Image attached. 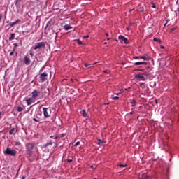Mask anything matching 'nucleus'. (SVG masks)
<instances>
[{
  "label": "nucleus",
  "mask_w": 179,
  "mask_h": 179,
  "mask_svg": "<svg viewBox=\"0 0 179 179\" xmlns=\"http://www.w3.org/2000/svg\"><path fill=\"white\" fill-rule=\"evenodd\" d=\"M31 94L32 99H34L35 100H41V99H43V94H41V92L37 90H34Z\"/></svg>",
  "instance_id": "f257e3e1"
},
{
  "label": "nucleus",
  "mask_w": 179,
  "mask_h": 179,
  "mask_svg": "<svg viewBox=\"0 0 179 179\" xmlns=\"http://www.w3.org/2000/svg\"><path fill=\"white\" fill-rule=\"evenodd\" d=\"M45 48V43L44 42H38L36 43L33 48L34 50H41V48Z\"/></svg>",
  "instance_id": "f03ea898"
},
{
  "label": "nucleus",
  "mask_w": 179,
  "mask_h": 179,
  "mask_svg": "<svg viewBox=\"0 0 179 179\" xmlns=\"http://www.w3.org/2000/svg\"><path fill=\"white\" fill-rule=\"evenodd\" d=\"M4 155H8L9 156H16V150H11L10 148H7L4 151Z\"/></svg>",
  "instance_id": "7ed1b4c3"
},
{
  "label": "nucleus",
  "mask_w": 179,
  "mask_h": 179,
  "mask_svg": "<svg viewBox=\"0 0 179 179\" xmlns=\"http://www.w3.org/2000/svg\"><path fill=\"white\" fill-rule=\"evenodd\" d=\"M34 146H36V143H29L26 144V149L29 153H31L33 149H34Z\"/></svg>",
  "instance_id": "20e7f679"
},
{
  "label": "nucleus",
  "mask_w": 179,
  "mask_h": 179,
  "mask_svg": "<svg viewBox=\"0 0 179 179\" xmlns=\"http://www.w3.org/2000/svg\"><path fill=\"white\" fill-rule=\"evenodd\" d=\"M48 76V74L45 72L41 73L40 76L39 82H41V83H43V82H45V80H47Z\"/></svg>",
  "instance_id": "39448f33"
},
{
  "label": "nucleus",
  "mask_w": 179,
  "mask_h": 179,
  "mask_svg": "<svg viewBox=\"0 0 179 179\" xmlns=\"http://www.w3.org/2000/svg\"><path fill=\"white\" fill-rule=\"evenodd\" d=\"M23 62L25 65H29L31 64V59H30V57H29V55H26L24 56Z\"/></svg>",
  "instance_id": "423d86ee"
},
{
  "label": "nucleus",
  "mask_w": 179,
  "mask_h": 179,
  "mask_svg": "<svg viewBox=\"0 0 179 179\" xmlns=\"http://www.w3.org/2000/svg\"><path fill=\"white\" fill-rule=\"evenodd\" d=\"M134 78L135 79H137V80H139V81L143 80V82H145L146 80V78H145V76H142V74H140V73L136 74L134 76Z\"/></svg>",
  "instance_id": "0eeeda50"
},
{
  "label": "nucleus",
  "mask_w": 179,
  "mask_h": 179,
  "mask_svg": "<svg viewBox=\"0 0 179 179\" xmlns=\"http://www.w3.org/2000/svg\"><path fill=\"white\" fill-rule=\"evenodd\" d=\"M43 115L45 118H50V113H48V108H43Z\"/></svg>",
  "instance_id": "6e6552de"
},
{
  "label": "nucleus",
  "mask_w": 179,
  "mask_h": 179,
  "mask_svg": "<svg viewBox=\"0 0 179 179\" xmlns=\"http://www.w3.org/2000/svg\"><path fill=\"white\" fill-rule=\"evenodd\" d=\"M119 40H121L122 41H124L125 43V44H128V43H129V41H128V39L127 38H125V36H119L118 37Z\"/></svg>",
  "instance_id": "1a4fd4ad"
},
{
  "label": "nucleus",
  "mask_w": 179,
  "mask_h": 179,
  "mask_svg": "<svg viewBox=\"0 0 179 179\" xmlns=\"http://www.w3.org/2000/svg\"><path fill=\"white\" fill-rule=\"evenodd\" d=\"M34 99L31 96V98H29L28 99L26 100L27 106H31L33 103H34Z\"/></svg>",
  "instance_id": "9d476101"
},
{
  "label": "nucleus",
  "mask_w": 179,
  "mask_h": 179,
  "mask_svg": "<svg viewBox=\"0 0 179 179\" xmlns=\"http://www.w3.org/2000/svg\"><path fill=\"white\" fill-rule=\"evenodd\" d=\"M80 114L84 117V118H86V120H89V115L86 112V110H83L80 111Z\"/></svg>",
  "instance_id": "9b49d317"
},
{
  "label": "nucleus",
  "mask_w": 179,
  "mask_h": 179,
  "mask_svg": "<svg viewBox=\"0 0 179 179\" xmlns=\"http://www.w3.org/2000/svg\"><path fill=\"white\" fill-rule=\"evenodd\" d=\"M138 179H149V176L146 173H140Z\"/></svg>",
  "instance_id": "f8f14e48"
},
{
  "label": "nucleus",
  "mask_w": 179,
  "mask_h": 179,
  "mask_svg": "<svg viewBox=\"0 0 179 179\" xmlns=\"http://www.w3.org/2000/svg\"><path fill=\"white\" fill-rule=\"evenodd\" d=\"M141 59H143L144 61H149L150 59V57L148 56V55H145L144 56H140Z\"/></svg>",
  "instance_id": "ddd939ff"
},
{
  "label": "nucleus",
  "mask_w": 179,
  "mask_h": 179,
  "mask_svg": "<svg viewBox=\"0 0 179 179\" xmlns=\"http://www.w3.org/2000/svg\"><path fill=\"white\" fill-rule=\"evenodd\" d=\"M21 20L17 19L15 22H11L8 24V26H10V27H13L15 24H17V23H20Z\"/></svg>",
  "instance_id": "4468645a"
},
{
  "label": "nucleus",
  "mask_w": 179,
  "mask_h": 179,
  "mask_svg": "<svg viewBox=\"0 0 179 179\" xmlns=\"http://www.w3.org/2000/svg\"><path fill=\"white\" fill-rule=\"evenodd\" d=\"M134 65L139 66V65H148V62H136L134 63Z\"/></svg>",
  "instance_id": "2eb2a0df"
},
{
  "label": "nucleus",
  "mask_w": 179,
  "mask_h": 179,
  "mask_svg": "<svg viewBox=\"0 0 179 179\" xmlns=\"http://www.w3.org/2000/svg\"><path fill=\"white\" fill-rule=\"evenodd\" d=\"M63 27H64V29L66 31L71 30V29H72V27L69 24H66Z\"/></svg>",
  "instance_id": "dca6fc26"
},
{
  "label": "nucleus",
  "mask_w": 179,
  "mask_h": 179,
  "mask_svg": "<svg viewBox=\"0 0 179 179\" xmlns=\"http://www.w3.org/2000/svg\"><path fill=\"white\" fill-rule=\"evenodd\" d=\"M130 103L131 104V107H135L136 106V101L134 99H130Z\"/></svg>",
  "instance_id": "f3484780"
},
{
  "label": "nucleus",
  "mask_w": 179,
  "mask_h": 179,
  "mask_svg": "<svg viewBox=\"0 0 179 179\" xmlns=\"http://www.w3.org/2000/svg\"><path fill=\"white\" fill-rule=\"evenodd\" d=\"M23 110H24V107L18 106L17 108V111H18V113H22V111H23Z\"/></svg>",
  "instance_id": "a211bd4d"
},
{
  "label": "nucleus",
  "mask_w": 179,
  "mask_h": 179,
  "mask_svg": "<svg viewBox=\"0 0 179 179\" xmlns=\"http://www.w3.org/2000/svg\"><path fill=\"white\" fill-rule=\"evenodd\" d=\"M48 146H52V141H50L44 145V148H48Z\"/></svg>",
  "instance_id": "6ab92c4d"
},
{
  "label": "nucleus",
  "mask_w": 179,
  "mask_h": 179,
  "mask_svg": "<svg viewBox=\"0 0 179 179\" xmlns=\"http://www.w3.org/2000/svg\"><path fill=\"white\" fill-rule=\"evenodd\" d=\"M15 34H11L10 37L9 38V41H12V40H15Z\"/></svg>",
  "instance_id": "aec40b11"
},
{
  "label": "nucleus",
  "mask_w": 179,
  "mask_h": 179,
  "mask_svg": "<svg viewBox=\"0 0 179 179\" xmlns=\"http://www.w3.org/2000/svg\"><path fill=\"white\" fill-rule=\"evenodd\" d=\"M15 130H16V129H15V128L11 129L9 131L10 135H13V134H15Z\"/></svg>",
  "instance_id": "412c9836"
},
{
  "label": "nucleus",
  "mask_w": 179,
  "mask_h": 179,
  "mask_svg": "<svg viewBox=\"0 0 179 179\" xmlns=\"http://www.w3.org/2000/svg\"><path fill=\"white\" fill-rule=\"evenodd\" d=\"M96 143L97 145H103V143H104V141H101V139H99Z\"/></svg>",
  "instance_id": "4be33fe9"
},
{
  "label": "nucleus",
  "mask_w": 179,
  "mask_h": 179,
  "mask_svg": "<svg viewBox=\"0 0 179 179\" xmlns=\"http://www.w3.org/2000/svg\"><path fill=\"white\" fill-rule=\"evenodd\" d=\"M154 41L159 43V44H160V43H162V41L160 39H157V38H154Z\"/></svg>",
  "instance_id": "5701e85b"
},
{
  "label": "nucleus",
  "mask_w": 179,
  "mask_h": 179,
  "mask_svg": "<svg viewBox=\"0 0 179 179\" xmlns=\"http://www.w3.org/2000/svg\"><path fill=\"white\" fill-rule=\"evenodd\" d=\"M111 98L113 99V100H118V99H120V97L118 96H114V95L111 96Z\"/></svg>",
  "instance_id": "b1692460"
},
{
  "label": "nucleus",
  "mask_w": 179,
  "mask_h": 179,
  "mask_svg": "<svg viewBox=\"0 0 179 179\" xmlns=\"http://www.w3.org/2000/svg\"><path fill=\"white\" fill-rule=\"evenodd\" d=\"M119 167H127V164H119Z\"/></svg>",
  "instance_id": "393cba45"
},
{
  "label": "nucleus",
  "mask_w": 179,
  "mask_h": 179,
  "mask_svg": "<svg viewBox=\"0 0 179 179\" xmlns=\"http://www.w3.org/2000/svg\"><path fill=\"white\" fill-rule=\"evenodd\" d=\"M110 70H105V71H103V73H107V74H108V73H110Z\"/></svg>",
  "instance_id": "a878e982"
},
{
  "label": "nucleus",
  "mask_w": 179,
  "mask_h": 179,
  "mask_svg": "<svg viewBox=\"0 0 179 179\" xmlns=\"http://www.w3.org/2000/svg\"><path fill=\"white\" fill-rule=\"evenodd\" d=\"M79 145H80V141H78L76 143V144L74 145V146H79Z\"/></svg>",
  "instance_id": "bb28decb"
},
{
  "label": "nucleus",
  "mask_w": 179,
  "mask_h": 179,
  "mask_svg": "<svg viewBox=\"0 0 179 179\" xmlns=\"http://www.w3.org/2000/svg\"><path fill=\"white\" fill-rule=\"evenodd\" d=\"M67 162H68V163H72V162H73V159H67Z\"/></svg>",
  "instance_id": "cd10ccee"
},
{
  "label": "nucleus",
  "mask_w": 179,
  "mask_h": 179,
  "mask_svg": "<svg viewBox=\"0 0 179 179\" xmlns=\"http://www.w3.org/2000/svg\"><path fill=\"white\" fill-rule=\"evenodd\" d=\"M78 44H79V45H82V44H83V42H82L81 41L78 40Z\"/></svg>",
  "instance_id": "c85d7f7f"
},
{
  "label": "nucleus",
  "mask_w": 179,
  "mask_h": 179,
  "mask_svg": "<svg viewBox=\"0 0 179 179\" xmlns=\"http://www.w3.org/2000/svg\"><path fill=\"white\" fill-rule=\"evenodd\" d=\"M92 64L86 63V64H85V68H87L88 66H92Z\"/></svg>",
  "instance_id": "c756f323"
},
{
  "label": "nucleus",
  "mask_w": 179,
  "mask_h": 179,
  "mask_svg": "<svg viewBox=\"0 0 179 179\" xmlns=\"http://www.w3.org/2000/svg\"><path fill=\"white\" fill-rule=\"evenodd\" d=\"M143 75L144 76H149V73H148V72H144V73H143Z\"/></svg>",
  "instance_id": "7c9ffc66"
},
{
  "label": "nucleus",
  "mask_w": 179,
  "mask_h": 179,
  "mask_svg": "<svg viewBox=\"0 0 179 179\" xmlns=\"http://www.w3.org/2000/svg\"><path fill=\"white\" fill-rule=\"evenodd\" d=\"M33 120H34V121L35 122H40V120H37V119H36V118H34Z\"/></svg>",
  "instance_id": "2f4dec72"
},
{
  "label": "nucleus",
  "mask_w": 179,
  "mask_h": 179,
  "mask_svg": "<svg viewBox=\"0 0 179 179\" xmlns=\"http://www.w3.org/2000/svg\"><path fill=\"white\" fill-rule=\"evenodd\" d=\"M13 45L15 48H17V47H19V45H17V43H14Z\"/></svg>",
  "instance_id": "473e14b6"
},
{
  "label": "nucleus",
  "mask_w": 179,
  "mask_h": 179,
  "mask_svg": "<svg viewBox=\"0 0 179 179\" xmlns=\"http://www.w3.org/2000/svg\"><path fill=\"white\" fill-rule=\"evenodd\" d=\"M141 59V56H136L134 57V59Z\"/></svg>",
  "instance_id": "72a5a7b5"
},
{
  "label": "nucleus",
  "mask_w": 179,
  "mask_h": 179,
  "mask_svg": "<svg viewBox=\"0 0 179 179\" xmlns=\"http://www.w3.org/2000/svg\"><path fill=\"white\" fill-rule=\"evenodd\" d=\"M137 71H140L141 72H145V69H137Z\"/></svg>",
  "instance_id": "f704fd0d"
},
{
  "label": "nucleus",
  "mask_w": 179,
  "mask_h": 179,
  "mask_svg": "<svg viewBox=\"0 0 179 179\" xmlns=\"http://www.w3.org/2000/svg\"><path fill=\"white\" fill-rule=\"evenodd\" d=\"M75 80H76V82H78V79H75V80H73V79H72V78L71 79V82H73H73H75Z\"/></svg>",
  "instance_id": "c9c22d12"
},
{
  "label": "nucleus",
  "mask_w": 179,
  "mask_h": 179,
  "mask_svg": "<svg viewBox=\"0 0 179 179\" xmlns=\"http://www.w3.org/2000/svg\"><path fill=\"white\" fill-rule=\"evenodd\" d=\"M174 30H176V28L171 29V33H173V31H174Z\"/></svg>",
  "instance_id": "e433bc0d"
},
{
  "label": "nucleus",
  "mask_w": 179,
  "mask_h": 179,
  "mask_svg": "<svg viewBox=\"0 0 179 179\" xmlns=\"http://www.w3.org/2000/svg\"><path fill=\"white\" fill-rule=\"evenodd\" d=\"M14 54H15V52L13 51V52H11L10 53V55H14Z\"/></svg>",
  "instance_id": "4c0bfd02"
},
{
  "label": "nucleus",
  "mask_w": 179,
  "mask_h": 179,
  "mask_svg": "<svg viewBox=\"0 0 179 179\" xmlns=\"http://www.w3.org/2000/svg\"><path fill=\"white\" fill-rule=\"evenodd\" d=\"M30 55H31V57H34V54H33V52H30Z\"/></svg>",
  "instance_id": "58836bf2"
},
{
  "label": "nucleus",
  "mask_w": 179,
  "mask_h": 179,
  "mask_svg": "<svg viewBox=\"0 0 179 179\" xmlns=\"http://www.w3.org/2000/svg\"><path fill=\"white\" fill-rule=\"evenodd\" d=\"M64 136H65V134H61V137H62V138H64Z\"/></svg>",
  "instance_id": "ea45409f"
},
{
  "label": "nucleus",
  "mask_w": 179,
  "mask_h": 179,
  "mask_svg": "<svg viewBox=\"0 0 179 179\" xmlns=\"http://www.w3.org/2000/svg\"><path fill=\"white\" fill-rule=\"evenodd\" d=\"M84 38H89V35L84 36Z\"/></svg>",
  "instance_id": "a19ab883"
},
{
  "label": "nucleus",
  "mask_w": 179,
  "mask_h": 179,
  "mask_svg": "<svg viewBox=\"0 0 179 179\" xmlns=\"http://www.w3.org/2000/svg\"><path fill=\"white\" fill-rule=\"evenodd\" d=\"M91 168H92V169H96V166H93V165H92V166H91Z\"/></svg>",
  "instance_id": "79ce46f5"
},
{
  "label": "nucleus",
  "mask_w": 179,
  "mask_h": 179,
  "mask_svg": "<svg viewBox=\"0 0 179 179\" xmlns=\"http://www.w3.org/2000/svg\"><path fill=\"white\" fill-rule=\"evenodd\" d=\"M1 20H2V15L0 14V22Z\"/></svg>",
  "instance_id": "37998d69"
},
{
  "label": "nucleus",
  "mask_w": 179,
  "mask_h": 179,
  "mask_svg": "<svg viewBox=\"0 0 179 179\" xmlns=\"http://www.w3.org/2000/svg\"><path fill=\"white\" fill-rule=\"evenodd\" d=\"M152 8H154V9H156V6L153 4Z\"/></svg>",
  "instance_id": "c03bdc74"
},
{
  "label": "nucleus",
  "mask_w": 179,
  "mask_h": 179,
  "mask_svg": "<svg viewBox=\"0 0 179 179\" xmlns=\"http://www.w3.org/2000/svg\"><path fill=\"white\" fill-rule=\"evenodd\" d=\"M16 145H20V142H17Z\"/></svg>",
  "instance_id": "a18cd8bd"
},
{
  "label": "nucleus",
  "mask_w": 179,
  "mask_h": 179,
  "mask_svg": "<svg viewBox=\"0 0 179 179\" xmlns=\"http://www.w3.org/2000/svg\"><path fill=\"white\" fill-rule=\"evenodd\" d=\"M150 67L147 66V67L145 68V69L148 70V69H150Z\"/></svg>",
  "instance_id": "49530a36"
},
{
  "label": "nucleus",
  "mask_w": 179,
  "mask_h": 179,
  "mask_svg": "<svg viewBox=\"0 0 179 179\" xmlns=\"http://www.w3.org/2000/svg\"><path fill=\"white\" fill-rule=\"evenodd\" d=\"M54 139H58V136L54 137Z\"/></svg>",
  "instance_id": "de8ad7c7"
},
{
  "label": "nucleus",
  "mask_w": 179,
  "mask_h": 179,
  "mask_svg": "<svg viewBox=\"0 0 179 179\" xmlns=\"http://www.w3.org/2000/svg\"><path fill=\"white\" fill-rule=\"evenodd\" d=\"M131 115L134 114V112H130Z\"/></svg>",
  "instance_id": "09e8293b"
},
{
  "label": "nucleus",
  "mask_w": 179,
  "mask_h": 179,
  "mask_svg": "<svg viewBox=\"0 0 179 179\" xmlns=\"http://www.w3.org/2000/svg\"><path fill=\"white\" fill-rule=\"evenodd\" d=\"M1 115H2V113L1 112H0V118H1Z\"/></svg>",
  "instance_id": "8fccbe9b"
},
{
  "label": "nucleus",
  "mask_w": 179,
  "mask_h": 179,
  "mask_svg": "<svg viewBox=\"0 0 179 179\" xmlns=\"http://www.w3.org/2000/svg\"><path fill=\"white\" fill-rule=\"evenodd\" d=\"M22 179H26V178L24 177V176H22Z\"/></svg>",
  "instance_id": "3c124183"
},
{
  "label": "nucleus",
  "mask_w": 179,
  "mask_h": 179,
  "mask_svg": "<svg viewBox=\"0 0 179 179\" xmlns=\"http://www.w3.org/2000/svg\"><path fill=\"white\" fill-rule=\"evenodd\" d=\"M106 36L107 37H108V34H106Z\"/></svg>",
  "instance_id": "603ef678"
},
{
  "label": "nucleus",
  "mask_w": 179,
  "mask_h": 179,
  "mask_svg": "<svg viewBox=\"0 0 179 179\" xmlns=\"http://www.w3.org/2000/svg\"><path fill=\"white\" fill-rule=\"evenodd\" d=\"M54 138V136H50V138Z\"/></svg>",
  "instance_id": "864d4df0"
},
{
  "label": "nucleus",
  "mask_w": 179,
  "mask_h": 179,
  "mask_svg": "<svg viewBox=\"0 0 179 179\" xmlns=\"http://www.w3.org/2000/svg\"><path fill=\"white\" fill-rule=\"evenodd\" d=\"M116 94V96H118L120 94V93H117V94Z\"/></svg>",
  "instance_id": "5fc2aeb1"
},
{
  "label": "nucleus",
  "mask_w": 179,
  "mask_h": 179,
  "mask_svg": "<svg viewBox=\"0 0 179 179\" xmlns=\"http://www.w3.org/2000/svg\"><path fill=\"white\" fill-rule=\"evenodd\" d=\"M161 48H164V46H161Z\"/></svg>",
  "instance_id": "6e6d98bb"
},
{
  "label": "nucleus",
  "mask_w": 179,
  "mask_h": 179,
  "mask_svg": "<svg viewBox=\"0 0 179 179\" xmlns=\"http://www.w3.org/2000/svg\"><path fill=\"white\" fill-rule=\"evenodd\" d=\"M167 24V22L165 23L164 26H166Z\"/></svg>",
  "instance_id": "4d7b16f0"
},
{
  "label": "nucleus",
  "mask_w": 179,
  "mask_h": 179,
  "mask_svg": "<svg viewBox=\"0 0 179 179\" xmlns=\"http://www.w3.org/2000/svg\"><path fill=\"white\" fill-rule=\"evenodd\" d=\"M127 30H129V28L127 27Z\"/></svg>",
  "instance_id": "13d9d810"
},
{
  "label": "nucleus",
  "mask_w": 179,
  "mask_h": 179,
  "mask_svg": "<svg viewBox=\"0 0 179 179\" xmlns=\"http://www.w3.org/2000/svg\"><path fill=\"white\" fill-rule=\"evenodd\" d=\"M104 44L106 45V44H107V43H106V42H105V43H104Z\"/></svg>",
  "instance_id": "bf43d9fd"
},
{
  "label": "nucleus",
  "mask_w": 179,
  "mask_h": 179,
  "mask_svg": "<svg viewBox=\"0 0 179 179\" xmlns=\"http://www.w3.org/2000/svg\"><path fill=\"white\" fill-rule=\"evenodd\" d=\"M124 90H128V89L126 88V89H124Z\"/></svg>",
  "instance_id": "052dcab7"
},
{
  "label": "nucleus",
  "mask_w": 179,
  "mask_h": 179,
  "mask_svg": "<svg viewBox=\"0 0 179 179\" xmlns=\"http://www.w3.org/2000/svg\"><path fill=\"white\" fill-rule=\"evenodd\" d=\"M108 40H110V38H108Z\"/></svg>",
  "instance_id": "680f3d73"
},
{
  "label": "nucleus",
  "mask_w": 179,
  "mask_h": 179,
  "mask_svg": "<svg viewBox=\"0 0 179 179\" xmlns=\"http://www.w3.org/2000/svg\"><path fill=\"white\" fill-rule=\"evenodd\" d=\"M18 1H22V0H18Z\"/></svg>",
  "instance_id": "e2e57ef3"
}]
</instances>
